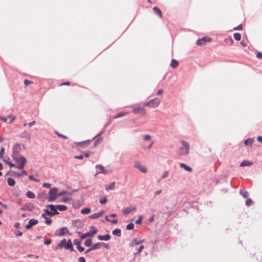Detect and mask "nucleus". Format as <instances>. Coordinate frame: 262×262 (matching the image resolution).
Here are the masks:
<instances>
[{"label":"nucleus","mask_w":262,"mask_h":262,"mask_svg":"<svg viewBox=\"0 0 262 262\" xmlns=\"http://www.w3.org/2000/svg\"><path fill=\"white\" fill-rule=\"evenodd\" d=\"M181 146L179 147V154L181 156H186L189 152L190 145L188 142L181 140Z\"/></svg>","instance_id":"nucleus-1"},{"label":"nucleus","mask_w":262,"mask_h":262,"mask_svg":"<svg viewBox=\"0 0 262 262\" xmlns=\"http://www.w3.org/2000/svg\"><path fill=\"white\" fill-rule=\"evenodd\" d=\"M60 248H65L67 250H70L71 251H74V249L72 245L71 239L67 241L66 239H62L59 244Z\"/></svg>","instance_id":"nucleus-2"},{"label":"nucleus","mask_w":262,"mask_h":262,"mask_svg":"<svg viewBox=\"0 0 262 262\" xmlns=\"http://www.w3.org/2000/svg\"><path fill=\"white\" fill-rule=\"evenodd\" d=\"M57 191L58 188L56 187L52 188L49 190V197L48 198V199L49 202H52L56 200V199L58 196Z\"/></svg>","instance_id":"nucleus-3"},{"label":"nucleus","mask_w":262,"mask_h":262,"mask_svg":"<svg viewBox=\"0 0 262 262\" xmlns=\"http://www.w3.org/2000/svg\"><path fill=\"white\" fill-rule=\"evenodd\" d=\"M97 232V229L94 226H91L90 231L82 234L80 236V239L83 240L88 237H93Z\"/></svg>","instance_id":"nucleus-4"},{"label":"nucleus","mask_w":262,"mask_h":262,"mask_svg":"<svg viewBox=\"0 0 262 262\" xmlns=\"http://www.w3.org/2000/svg\"><path fill=\"white\" fill-rule=\"evenodd\" d=\"M14 161L17 163V168L23 169L26 164L27 160L24 156H21L19 158H14Z\"/></svg>","instance_id":"nucleus-5"},{"label":"nucleus","mask_w":262,"mask_h":262,"mask_svg":"<svg viewBox=\"0 0 262 262\" xmlns=\"http://www.w3.org/2000/svg\"><path fill=\"white\" fill-rule=\"evenodd\" d=\"M160 103V100L158 98H155L146 103L144 106H149L150 107L156 108L157 107Z\"/></svg>","instance_id":"nucleus-6"},{"label":"nucleus","mask_w":262,"mask_h":262,"mask_svg":"<svg viewBox=\"0 0 262 262\" xmlns=\"http://www.w3.org/2000/svg\"><path fill=\"white\" fill-rule=\"evenodd\" d=\"M96 168L97 170L96 174H97L99 173H103V174H106L108 172V171L106 170L104 168V167L100 164L96 165Z\"/></svg>","instance_id":"nucleus-7"},{"label":"nucleus","mask_w":262,"mask_h":262,"mask_svg":"<svg viewBox=\"0 0 262 262\" xmlns=\"http://www.w3.org/2000/svg\"><path fill=\"white\" fill-rule=\"evenodd\" d=\"M211 39L208 37H204L201 39H199L196 41V45L198 46H203L206 44L207 41H211Z\"/></svg>","instance_id":"nucleus-8"},{"label":"nucleus","mask_w":262,"mask_h":262,"mask_svg":"<svg viewBox=\"0 0 262 262\" xmlns=\"http://www.w3.org/2000/svg\"><path fill=\"white\" fill-rule=\"evenodd\" d=\"M91 142L90 140H87L81 142H75L74 144L76 146H81L82 148H85L89 145Z\"/></svg>","instance_id":"nucleus-9"},{"label":"nucleus","mask_w":262,"mask_h":262,"mask_svg":"<svg viewBox=\"0 0 262 262\" xmlns=\"http://www.w3.org/2000/svg\"><path fill=\"white\" fill-rule=\"evenodd\" d=\"M46 208H49L50 209V212L52 213V216L59 214V212L57 211V208H56V205L53 204H48L46 206Z\"/></svg>","instance_id":"nucleus-10"},{"label":"nucleus","mask_w":262,"mask_h":262,"mask_svg":"<svg viewBox=\"0 0 262 262\" xmlns=\"http://www.w3.org/2000/svg\"><path fill=\"white\" fill-rule=\"evenodd\" d=\"M68 232V230L67 227H62L57 230L55 233V234L58 236H63L66 233Z\"/></svg>","instance_id":"nucleus-11"},{"label":"nucleus","mask_w":262,"mask_h":262,"mask_svg":"<svg viewBox=\"0 0 262 262\" xmlns=\"http://www.w3.org/2000/svg\"><path fill=\"white\" fill-rule=\"evenodd\" d=\"M38 221L36 219H32L29 220L28 224L26 226V229L29 230L31 229L33 226L37 225Z\"/></svg>","instance_id":"nucleus-12"},{"label":"nucleus","mask_w":262,"mask_h":262,"mask_svg":"<svg viewBox=\"0 0 262 262\" xmlns=\"http://www.w3.org/2000/svg\"><path fill=\"white\" fill-rule=\"evenodd\" d=\"M34 206L33 204L31 203H27L24 204L21 209L23 210L31 211L34 209Z\"/></svg>","instance_id":"nucleus-13"},{"label":"nucleus","mask_w":262,"mask_h":262,"mask_svg":"<svg viewBox=\"0 0 262 262\" xmlns=\"http://www.w3.org/2000/svg\"><path fill=\"white\" fill-rule=\"evenodd\" d=\"M134 167L138 168L140 171L143 173H146L147 172L146 168L144 167H142L140 162L138 161H136L135 162Z\"/></svg>","instance_id":"nucleus-14"},{"label":"nucleus","mask_w":262,"mask_h":262,"mask_svg":"<svg viewBox=\"0 0 262 262\" xmlns=\"http://www.w3.org/2000/svg\"><path fill=\"white\" fill-rule=\"evenodd\" d=\"M103 133H104V131L100 133L98 135H97L94 138L93 140L96 139L95 141V143H94L95 146H96L98 144L100 143L102 141V140H103L102 138H101V137L98 138V137L100 136V135H101Z\"/></svg>","instance_id":"nucleus-15"},{"label":"nucleus","mask_w":262,"mask_h":262,"mask_svg":"<svg viewBox=\"0 0 262 262\" xmlns=\"http://www.w3.org/2000/svg\"><path fill=\"white\" fill-rule=\"evenodd\" d=\"M133 112L134 113H139L142 115H144L146 113L145 110L142 107H135L133 109Z\"/></svg>","instance_id":"nucleus-16"},{"label":"nucleus","mask_w":262,"mask_h":262,"mask_svg":"<svg viewBox=\"0 0 262 262\" xmlns=\"http://www.w3.org/2000/svg\"><path fill=\"white\" fill-rule=\"evenodd\" d=\"M136 207H126L125 209H124L122 211L124 215H126L129 213H130L132 211H135L136 210Z\"/></svg>","instance_id":"nucleus-17"},{"label":"nucleus","mask_w":262,"mask_h":262,"mask_svg":"<svg viewBox=\"0 0 262 262\" xmlns=\"http://www.w3.org/2000/svg\"><path fill=\"white\" fill-rule=\"evenodd\" d=\"M104 213L103 211H100L99 212H96L91 215L89 216V217L91 219H96L102 216Z\"/></svg>","instance_id":"nucleus-18"},{"label":"nucleus","mask_w":262,"mask_h":262,"mask_svg":"<svg viewBox=\"0 0 262 262\" xmlns=\"http://www.w3.org/2000/svg\"><path fill=\"white\" fill-rule=\"evenodd\" d=\"M72 226L77 228V229H80L82 227V224L80 220H77L72 222Z\"/></svg>","instance_id":"nucleus-19"},{"label":"nucleus","mask_w":262,"mask_h":262,"mask_svg":"<svg viewBox=\"0 0 262 262\" xmlns=\"http://www.w3.org/2000/svg\"><path fill=\"white\" fill-rule=\"evenodd\" d=\"M111 235L108 234L104 235H99L98 236V238L100 241H107L111 239Z\"/></svg>","instance_id":"nucleus-20"},{"label":"nucleus","mask_w":262,"mask_h":262,"mask_svg":"<svg viewBox=\"0 0 262 262\" xmlns=\"http://www.w3.org/2000/svg\"><path fill=\"white\" fill-rule=\"evenodd\" d=\"M21 150V145L20 144L16 143L15 144L13 147V152H15L16 154L19 153Z\"/></svg>","instance_id":"nucleus-21"},{"label":"nucleus","mask_w":262,"mask_h":262,"mask_svg":"<svg viewBox=\"0 0 262 262\" xmlns=\"http://www.w3.org/2000/svg\"><path fill=\"white\" fill-rule=\"evenodd\" d=\"M252 164L253 163L252 162H250L248 160H244L241 163L239 166L241 167L249 166L252 165Z\"/></svg>","instance_id":"nucleus-22"},{"label":"nucleus","mask_w":262,"mask_h":262,"mask_svg":"<svg viewBox=\"0 0 262 262\" xmlns=\"http://www.w3.org/2000/svg\"><path fill=\"white\" fill-rule=\"evenodd\" d=\"M154 12L157 14L160 18L162 17V13L161 10L157 7H154L153 8Z\"/></svg>","instance_id":"nucleus-23"},{"label":"nucleus","mask_w":262,"mask_h":262,"mask_svg":"<svg viewBox=\"0 0 262 262\" xmlns=\"http://www.w3.org/2000/svg\"><path fill=\"white\" fill-rule=\"evenodd\" d=\"M101 246H102V242L94 244L91 246L92 249L93 250L99 249L101 248Z\"/></svg>","instance_id":"nucleus-24"},{"label":"nucleus","mask_w":262,"mask_h":262,"mask_svg":"<svg viewBox=\"0 0 262 262\" xmlns=\"http://www.w3.org/2000/svg\"><path fill=\"white\" fill-rule=\"evenodd\" d=\"M128 114V112H120V113H119L118 114H117L116 115L114 116V118L117 119L118 118H120V117L125 116Z\"/></svg>","instance_id":"nucleus-25"},{"label":"nucleus","mask_w":262,"mask_h":262,"mask_svg":"<svg viewBox=\"0 0 262 262\" xmlns=\"http://www.w3.org/2000/svg\"><path fill=\"white\" fill-rule=\"evenodd\" d=\"M113 235L119 237L121 235V230L120 229H115L112 231Z\"/></svg>","instance_id":"nucleus-26"},{"label":"nucleus","mask_w":262,"mask_h":262,"mask_svg":"<svg viewBox=\"0 0 262 262\" xmlns=\"http://www.w3.org/2000/svg\"><path fill=\"white\" fill-rule=\"evenodd\" d=\"M180 167L181 168H184L185 170H186L187 171L190 172L192 171V168L184 163H181Z\"/></svg>","instance_id":"nucleus-27"},{"label":"nucleus","mask_w":262,"mask_h":262,"mask_svg":"<svg viewBox=\"0 0 262 262\" xmlns=\"http://www.w3.org/2000/svg\"><path fill=\"white\" fill-rule=\"evenodd\" d=\"M57 210H59L60 211H63L67 209V207L63 205H56Z\"/></svg>","instance_id":"nucleus-28"},{"label":"nucleus","mask_w":262,"mask_h":262,"mask_svg":"<svg viewBox=\"0 0 262 262\" xmlns=\"http://www.w3.org/2000/svg\"><path fill=\"white\" fill-rule=\"evenodd\" d=\"M254 141L253 138H248L244 141V144L245 145H251Z\"/></svg>","instance_id":"nucleus-29"},{"label":"nucleus","mask_w":262,"mask_h":262,"mask_svg":"<svg viewBox=\"0 0 262 262\" xmlns=\"http://www.w3.org/2000/svg\"><path fill=\"white\" fill-rule=\"evenodd\" d=\"M116 183L115 182H112L108 186L105 187V190L108 191L110 190H114L115 187Z\"/></svg>","instance_id":"nucleus-30"},{"label":"nucleus","mask_w":262,"mask_h":262,"mask_svg":"<svg viewBox=\"0 0 262 262\" xmlns=\"http://www.w3.org/2000/svg\"><path fill=\"white\" fill-rule=\"evenodd\" d=\"M26 195L28 198L30 199H34L35 198V195L34 193L31 191H28L26 193Z\"/></svg>","instance_id":"nucleus-31"},{"label":"nucleus","mask_w":262,"mask_h":262,"mask_svg":"<svg viewBox=\"0 0 262 262\" xmlns=\"http://www.w3.org/2000/svg\"><path fill=\"white\" fill-rule=\"evenodd\" d=\"M136 245H139L138 240L137 238H135L133 241L129 244V247H134Z\"/></svg>","instance_id":"nucleus-32"},{"label":"nucleus","mask_w":262,"mask_h":262,"mask_svg":"<svg viewBox=\"0 0 262 262\" xmlns=\"http://www.w3.org/2000/svg\"><path fill=\"white\" fill-rule=\"evenodd\" d=\"M7 182L8 185L10 186H13L15 184V180L13 179L10 178L7 179Z\"/></svg>","instance_id":"nucleus-33"},{"label":"nucleus","mask_w":262,"mask_h":262,"mask_svg":"<svg viewBox=\"0 0 262 262\" xmlns=\"http://www.w3.org/2000/svg\"><path fill=\"white\" fill-rule=\"evenodd\" d=\"M91 212V209L90 208H84L81 210V213L83 214H88Z\"/></svg>","instance_id":"nucleus-34"},{"label":"nucleus","mask_w":262,"mask_h":262,"mask_svg":"<svg viewBox=\"0 0 262 262\" xmlns=\"http://www.w3.org/2000/svg\"><path fill=\"white\" fill-rule=\"evenodd\" d=\"M239 193L240 194L242 195L244 198H247L248 197V192L246 191L240 190Z\"/></svg>","instance_id":"nucleus-35"},{"label":"nucleus","mask_w":262,"mask_h":262,"mask_svg":"<svg viewBox=\"0 0 262 262\" xmlns=\"http://www.w3.org/2000/svg\"><path fill=\"white\" fill-rule=\"evenodd\" d=\"M92 239L91 238L87 239L84 242V245L86 247H90L92 245Z\"/></svg>","instance_id":"nucleus-36"},{"label":"nucleus","mask_w":262,"mask_h":262,"mask_svg":"<svg viewBox=\"0 0 262 262\" xmlns=\"http://www.w3.org/2000/svg\"><path fill=\"white\" fill-rule=\"evenodd\" d=\"M234 38L237 41H239L241 39V35L239 33H235L233 34Z\"/></svg>","instance_id":"nucleus-37"},{"label":"nucleus","mask_w":262,"mask_h":262,"mask_svg":"<svg viewBox=\"0 0 262 262\" xmlns=\"http://www.w3.org/2000/svg\"><path fill=\"white\" fill-rule=\"evenodd\" d=\"M81 239L79 241L78 239H75L73 241V244L76 246L77 248L80 246L81 243Z\"/></svg>","instance_id":"nucleus-38"},{"label":"nucleus","mask_w":262,"mask_h":262,"mask_svg":"<svg viewBox=\"0 0 262 262\" xmlns=\"http://www.w3.org/2000/svg\"><path fill=\"white\" fill-rule=\"evenodd\" d=\"M10 175L11 176H14V177H19L21 176V174L20 173H18V172H16L14 171H10Z\"/></svg>","instance_id":"nucleus-39"},{"label":"nucleus","mask_w":262,"mask_h":262,"mask_svg":"<svg viewBox=\"0 0 262 262\" xmlns=\"http://www.w3.org/2000/svg\"><path fill=\"white\" fill-rule=\"evenodd\" d=\"M48 208H47L45 209H44V212H45V214L47 215H48V216H52V213H51V212H50V211L49 210Z\"/></svg>","instance_id":"nucleus-40"},{"label":"nucleus","mask_w":262,"mask_h":262,"mask_svg":"<svg viewBox=\"0 0 262 262\" xmlns=\"http://www.w3.org/2000/svg\"><path fill=\"white\" fill-rule=\"evenodd\" d=\"M134 228V224L133 223L128 224L126 226V229L127 230H133Z\"/></svg>","instance_id":"nucleus-41"},{"label":"nucleus","mask_w":262,"mask_h":262,"mask_svg":"<svg viewBox=\"0 0 262 262\" xmlns=\"http://www.w3.org/2000/svg\"><path fill=\"white\" fill-rule=\"evenodd\" d=\"M0 120H3L5 122H8L9 121L8 116L7 117H3L0 116Z\"/></svg>","instance_id":"nucleus-42"},{"label":"nucleus","mask_w":262,"mask_h":262,"mask_svg":"<svg viewBox=\"0 0 262 262\" xmlns=\"http://www.w3.org/2000/svg\"><path fill=\"white\" fill-rule=\"evenodd\" d=\"M21 155H20L19 154H16L15 152H13L12 154V159L14 161V158H19V157H21Z\"/></svg>","instance_id":"nucleus-43"},{"label":"nucleus","mask_w":262,"mask_h":262,"mask_svg":"<svg viewBox=\"0 0 262 262\" xmlns=\"http://www.w3.org/2000/svg\"><path fill=\"white\" fill-rule=\"evenodd\" d=\"M253 202H252V200L251 199H248L246 201V205L247 206H250L251 205V204H252Z\"/></svg>","instance_id":"nucleus-44"},{"label":"nucleus","mask_w":262,"mask_h":262,"mask_svg":"<svg viewBox=\"0 0 262 262\" xmlns=\"http://www.w3.org/2000/svg\"><path fill=\"white\" fill-rule=\"evenodd\" d=\"M143 139L144 140V141H149L151 139V136L149 135H145L144 136H143Z\"/></svg>","instance_id":"nucleus-45"},{"label":"nucleus","mask_w":262,"mask_h":262,"mask_svg":"<svg viewBox=\"0 0 262 262\" xmlns=\"http://www.w3.org/2000/svg\"><path fill=\"white\" fill-rule=\"evenodd\" d=\"M142 221V216L141 215H139L138 219L137 220H136L135 223L136 224L139 225V224H141Z\"/></svg>","instance_id":"nucleus-46"},{"label":"nucleus","mask_w":262,"mask_h":262,"mask_svg":"<svg viewBox=\"0 0 262 262\" xmlns=\"http://www.w3.org/2000/svg\"><path fill=\"white\" fill-rule=\"evenodd\" d=\"M9 121V123H11L13 121H14L15 119V116H12V115H9L8 116Z\"/></svg>","instance_id":"nucleus-47"},{"label":"nucleus","mask_w":262,"mask_h":262,"mask_svg":"<svg viewBox=\"0 0 262 262\" xmlns=\"http://www.w3.org/2000/svg\"><path fill=\"white\" fill-rule=\"evenodd\" d=\"M45 223L47 225H50L52 223V220L48 217H47L46 219H45Z\"/></svg>","instance_id":"nucleus-48"},{"label":"nucleus","mask_w":262,"mask_h":262,"mask_svg":"<svg viewBox=\"0 0 262 262\" xmlns=\"http://www.w3.org/2000/svg\"><path fill=\"white\" fill-rule=\"evenodd\" d=\"M24 84L26 86H28L29 85V84H31L33 83V82L32 81H30V80H29L28 79H25L24 80Z\"/></svg>","instance_id":"nucleus-49"},{"label":"nucleus","mask_w":262,"mask_h":262,"mask_svg":"<svg viewBox=\"0 0 262 262\" xmlns=\"http://www.w3.org/2000/svg\"><path fill=\"white\" fill-rule=\"evenodd\" d=\"M168 172L167 171H165L163 172V173L162 175L161 179H164L168 177Z\"/></svg>","instance_id":"nucleus-50"},{"label":"nucleus","mask_w":262,"mask_h":262,"mask_svg":"<svg viewBox=\"0 0 262 262\" xmlns=\"http://www.w3.org/2000/svg\"><path fill=\"white\" fill-rule=\"evenodd\" d=\"M5 148L3 147H2L0 149V158H3V154L4 153Z\"/></svg>","instance_id":"nucleus-51"},{"label":"nucleus","mask_w":262,"mask_h":262,"mask_svg":"<svg viewBox=\"0 0 262 262\" xmlns=\"http://www.w3.org/2000/svg\"><path fill=\"white\" fill-rule=\"evenodd\" d=\"M178 64H179V62L177 60H176L175 59H172L171 60L170 66H178Z\"/></svg>","instance_id":"nucleus-52"},{"label":"nucleus","mask_w":262,"mask_h":262,"mask_svg":"<svg viewBox=\"0 0 262 262\" xmlns=\"http://www.w3.org/2000/svg\"><path fill=\"white\" fill-rule=\"evenodd\" d=\"M29 179L31 181H34V182H39V180L35 178L33 175H30L29 176Z\"/></svg>","instance_id":"nucleus-53"},{"label":"nucleus","mask_w":262,"mask_h":262,"mask_svg":"<svg viewBox=\"0 0 262 262\" xmlns=\"http://www.w3.org/2000/svg\"><path fill=\"white\" fill-rule=\"evenodd\" d=\"M42 186L45 188H49L51 187V185L48 183H44L42 185Z\"/></svg>","instance_id":"nucleus-54"},{"label":"nucleus","mask_w":262,"mask_h":262,"mask_svg":"<svg viewBox=\"0 0 262 262\" xmlns=\"http://www.w3.org/2000/svg\"><path fill=\"white\" fill-rule=\"evenodd\" d=\"M51 239L47 238L46 240L44 242V244L46 245H49L51 243Z\"/></svg>","instance_id":"nucleus-55"},{"label":"nucleus","mask_w":262,"mask_h":262,"mask_svg":"<svg viewBox=\"0 0 262 262\" xmlns=\"http://www.w3.org/2000/svg\"><path fill=\"white\" fill-rule=\"evenodd\" d=\"M67 193V191L66 190H63L57 193L58 196H61Z\"/></svg>","instance_id":"nucleus-56"},{"label":"nucleus","mask_w":262,"mask_h":262,"mask_svg":"<svg viewBox=\"0 0 262 262\" xmlns=\"http://www.w3.org/2000/svg\"><path fill=\"white\" fill-rule=\"evenodd\" d=\"M69 200L70 198L69 197H63L61 201L62 202L66 203L68 202L69 201Z\"/></svg>","instance_id":"nucleus-57"},{"label":"nucleus","mask_w":262,"mask_h":262,"mask_svg":"<svg viewBox=\"0 0 262 262\" xmlns=\"http://www.w3.org/2000/svg\"><path fill=\"white\" fill-rule=\"evenodd\" d=\"M55 133L60 137H61V138H62L63 139H65L68 138V137L67 136H64L63 135L60 134L59 133H58L57 132H55Z\"/></svg>","instance_id":"nucleus-58"},{"label":"nucleus","mask_w":262,"mask_h":262,"mask_svg":"<svg viewBox=\"0 0 262 262\" xmlns=\"http://www.w3.org/2000/svg\"><path fill=\"white\" fill-rule=\"evenodd\" d=\"M107 200L106 198H103V199H101L100 200V203L102 204H105L107 202Z\"/></svg>","instance_id":"nucleus-59"},{"label":"nucleus","mask_w":262,"mask_h":262,"mask_svg":"<svg viewBox=\"0 0 262 262\" xmlns=\"http://www.w3.org/2000/svg\"><path fill=\"white\" fill-rule=\"evenodd\" d=\"M256 56L258 59L262 58V53L261 52H257L256 53Z\"/></svg>","instance_id":"nucleus-60"},{"label":"nucleus","mask_w":262,"mask_h":262,"mask_svg":"<svg viewBox=\"0 0 262 262\" xmlns=\"http://www.w3.org/2000/svg\"><path fill=\"white\" fill-rule=\"evenodd\" d=\"M8 165L10 167H16V168H17V166H16V165H15L14 164H13L12 162H9V163H8Z\"/></svg>","instance_id":"nucleus-61"},{"label":"nucleus","mask_w":262,"mask_h":262,"mask_svg":"<svg viewBox=\"0 0 262 262\" xmlns=\"http://www.w3.org/2000/svg\"><path fill=\"white\" fill-rule=\"evenodd\" d=\"M144 248V246L141 245L137 249V251L140 253Z\"/></svg>","instance_id":"nucleus-62"},{"label":"nucleus","mask_w":262,"mask_h":262,"mask_svg":"<svg viewBox=\"0 0 262 262\" xmlns=\"http://www.w3.org/2000/svg\"><path fill=\"white\" fill-rule=\"evenodd\" d=\"M234 30H242L243 29L242 25H239L238 26L235 27L233 29Z\"/></svg>","instance_id":"nucleus-63"},{"label":"nucleus","mask_w":262,"mask_h":262,"mask_svg":"<svg viewBox=\"0 0 262 262\" xmlns=\"http://www.w3.org/2000/svg\"><path fill=\"white\" fill-rule=\"evenodd\" d=\"M79 262H85V259L83 257H80L78 258Z\"/></svg>","instance_id":"nucleus-64"}]
</instances>
